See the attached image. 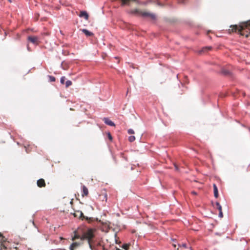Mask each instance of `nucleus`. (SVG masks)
Returning <instances> with one entry per match:
<instances>
[{"instance_id":"7c9ffc66","label":"nucleus","mask_w":250,"mask_h":250,"mask_svg":"<svg viewBox=\"0 0 250 250\" xmlns=\"http://www.w3.org/2000/svg\"><path fill=\"white\" fill-rule=\"evenodd\" d=\"M174 167H175V169H176V170H178V167L176 165H175H175H174Z\"/></svg>"},{"instance_id":"72a5a7b5","label":"nucleus","mask_w":250,"mask_h":250,"mask_svg":"<svg viewBox=\"0 0 250 250\" xmlns=\"http://www.w3.org/2000/svg\"><path fill=\"white\" fill-rule=\"evenodd\" d=\"M15 250H18V249L17 247H15Z\"/></svg>"},{"instance_id":"6ab92c4d","label":"nucleus","mask_w":250,"mask_h":250,"mask_svg":"<svg viewBox=\"0 0 250 250\" xmlns=\"http://www.w3.org/2000/svg\"><path fill=\"white\" fill-rule=\"evenodd\" d=\"M5 238L1 233H0V243L5 242Z\"/></svg>"},{"instance_id":"5701e85b","label":"nucleus","mask_w":250,"mask_h":250,"mask_svg":"<svg viewBox=\"0 0 250 250\" xmlns=\"http://www.w3.org/2000/svg\"><path fill=\"white\" fill-rule=\"evenodd\" d=\"M211 49V47H205L202 49V51L205 52L209 50H210Z\"/></svg>"},{"instance_id":"4468645a","label":"nucleus","mask_w":250,"mask_h":250,"mask_svg":"<svg viewBox=\"0 0 250 250\" xmlns=\"http://www.w3.org/2000/svg\"><path fill=\"white\" fill-rule=\"evenodd\" d=\"M80 245V244L79 243L74 242V243H73L70 245V248H72V249H73L76 250L79 247V246Z\"/></svg>"},{"instance_id":"f3484780","label":"nucleus","mask_w":250,"mask_h":250,"mask_svg":"<svg viewBox=\"0 0 250 250\" xmlns=\"http://www.w3.org/2000/svg\"><path fill=\"white\" fill-rule=\"evenodd\" d=\"M130 1H134L136 0H122V5L127 4Z\"/></svg>"},{"instance_id":"cd10ccee","label":"nucleus","mask_w":250,"mask_h":250,"mask_svg":"<svg viewBox=\"0 0 250 250\" xmlns=\"http://www.w3.org/2000/svg\"><path fill=\"white\" fill-rule=\"evenodd\" d=\"M223 215L222 211V210H220V211H219V216L220 217H221V218H222V217H223Z\"/></svg>"},{"instance_id":"f03ea898","label":"nucleus","mask_w":250,"mask_h":250,"mask_svg":"<svg viewBox=\"0 0 250 250\" xmlns=\"http://www.w3.org/2000/svg\"><path fill=\"white\" fill-rule=\"evenodd\" d=\"M95 229H88L85 231H83L81 236V240H87L89 246L93 245L92 244L93 239L95 237Z\"/></svg>"},{"instance_id":"7ed1b4c3","label":"nucleus","mask_w":250,"mask_h":250,"mask_svg":"<svg viewBox=\"0 0 250 250\" xmlns=\"http://www.w3.org/2000/svg\"><path fill=\"white\" fill-rule=\"evenodd\" d=\"M137 13L141 15L143 17H148L151 18L152 20H155L156 19V17L155 14L153 13H151L146 11H142L136 10Z\"/></svg>"},{"instance_id":"2f4dec72","label":"nucleus","mask_w":250,"mask_h":250,"mask_svg":"<svg viewBox=\"0 0 250 250\" xmlns=\"http://www.w3.org/2000/svg\"><path fill=\"white\" fill-rule=\"evenodd\" d=\"M172 246H173L174 248H175L176 247V245L175 243H173Z\"/></svg>"},{"instance_id":"aec40b11","label":"nucleus","mask_w":250,"mask_h":250,"mask_svg":"<svg viewBox=\"0 0 250 250\" xmlns=\"http://www.w3.org/2000/svg\"><path fill=\"white\" fill-rule=\"evenodd\" d=\"M135 137L134 136H131L129 137V138H128V140L130 142H133V141H135Z\"/></svg>"},{"instance_id":"393cba45","label":"nucleus","mask_w":250,"mask_h":250,"mask_svg":"<svg viewBox=\"0 0 250 250\" xmlns=\"http://www.w3.org/2000/svg\"><path fill=\"white\" fill-rule=\"evenodd\" d=\"M128 132V133L129 134H134V131L133 129H129L127 131Z\"/></svg>"},{"instance_id":"6e6552de","label":"nucleus","mask_w":250,"mask_h":250,"mask_svg":"<svg viewBox=\"0 0 250 250\" xmlns=\"http://www.w3.org/2000/svg\"><path fill=\"white\" fill-rule=\"evenodd\" d=\"M103 121H104L105 124L111 126H114L115 125V124L107 118H104L103 119Z\"/></svg>"},{"instance_id":"c9c22d12","label":"nucleus","mask_w":250,"mask_h":250,"mask_svg":"<svg viewBox=\"0 0 250 250\" xmlns=\"http://www.w3.org/2000/svg\"><path fill=\"white\" fill-rule=\"evenodd\" d=\"M61 239H63V238L62 237H60Z\"/></svg>"},{"instance_id":"39448f33","label":"nucleus","mask_w":250,"mask_h":250,"mask_svg":"<svg viewBox=\"0 0 250 250\" xmlns=\"http://www.w3.org/2000/svg\"><path fill=\"white\" fill-rule=\"evenodd\" d=\"M73 215L75 217H79L80 218H82V219H85L86 220L88 219L87 217H85L83 213L81 211L77 210L74 213Z\"/></svg>"},{"instance_id":"1a4fd4ad","label":"nucleus","mask_w":250,"mask_h":250,"mask_svg":"<svg viewBox=\"0 0 250 250\" xmlns=\"http://www.w3.org/2000/svg\"><path fill=\"white\" fill-rule=\"evenodd\" d=\"M100 199L102 201H105L106 202L107 200V195L106 193L105 190H104V191L102 192V195H99Z\"/></svg>"},{"instance_id":"f704fd0d","label":"nucleus","mask_w":250,"mask_h":250,"mask_svg":"<svg viewBox=\"0 0 250 250\" xmlns=\"http://www.w3.org/2000/svg\"><path fill=\"white\" fill-rule=\"evenodd\" d=\"M8 1H9L10 2H12L11 0H8Z\"/></svg>"},{"instance_id":"c85d7f7f","label":"nucleus","mask_w":250,"mask_h":250,"mask_svg":"<svg viewBox=\"0 0 250 250\" xmlns=\"http://www.w3.org/2000/svg\"><path fill=\"white\" fill-rule=\"evenodd\" d=\"M108 138H109V139L110 140H111H111H112V136H111V135L110 134V133H109L108 134Z\"/></svg>"},{"instance_id":"20e7f679","label":"nucleus","mask_w":250,"mask_h":250,"mask_svg":"<svg viewBox=\"0 0 250 250\" xmlns=\"http://www.w3.org/2000/svg\"><path fill=\"white\" fill-rule=\"evenodd\" d=\"M27 40L34 44L38 45L40 43L39 38L37 36H28Z\"/></svg>"},{"instance_id":"2eb2a0df","label":"nucleus","mask_w":250,"mask_h":250,"mask_svg":"<svg viewBox=\"0 0 250 250\" xmlns=\"http://www.w3.org/2000/svg\"><path fill=\"white\" fill-rule=\"evenodd\" d=\"M81 235H80L79 234H76V231H75V235L72 237V241H74V240H75L76 239H81Z\"/></svg>"},{"instance_id":"f257e3e1","label":"nucleus","mask_w":250,"mask_h":250,"mask_svg":"<svg viewBox=\"0 0 250 250\" xmlns=\"http://www.w3.org/2000/svg\"><path fill=\"white\" fill-rule=\"evenodd\" d=\"M230 27L231 29H229V33L238 31L241 35L248 37L250 34V20L241 23L239 26L234 25H231Z\"/></svg>"},{"instance_id":"a211bd4d","label":"nucleus","mask_w":250,"mask_h":250,"mask_svg":"<svg viewBox=\"0 0 250 250\" xmlns=\"http://www.w3.org/2000/svg\"><path fill=\"white\" fill-rule=\"evenodd\" d=\"M72 84V82L70 80H68L65 83V86H66V87H68L69 86L71 85Z\"/></svg>"},{"instance_id":"9b49d317","label":"nucleus","mask_w":250,"mask_h":250,"mask_svg":"<svg viewBox=\"0 0 250 250\" xmlns=\"http://www.w3.org/2000/svg\"><path fill=\"white\" fill-rule=\"evenodd\" d=\"M83 189V193H82V196H87L88 195V190L87 188L85 186H83L82 187Z\"/></svg>"},{"instance_id":"a878e982","label":"nucleus","mask_w":250,"mask_h":250,"mask_svg":"<svg viewBox=\"0 0 250 250\" xmlns=\"http://www.w3.org/2000/svg\"><path fill=\"white\" fill-rule=\"evenodd\" d=\"M179 247H182L184 248H187V244L186 243H183L182 245H178Z\"/></svg>"},{"instance_id":"412c9836","label":"nucleus","mask_w":250,"mask_h":250,"mask_svg":"<svg viewBox=\"0 0 250 250\" xmlns=\"http://www.w3.org/2000/svg\"><path fill=\"white\" fill-rule=\"evenodd\" d=\"M216 206L217 209L219 210V211L222 210L221 206L218 202H216Z\"/></svg>"},{"instance_id":"bb28decb","label":"nucleus","mask_w":250,"mask_h":250,"mask_svg":"<svg viewBox=\"0 0 250 250\" xmlns=\"http://www.w3.org/2000/svg\"><path fill=\"white\" fill-rule=\"evenodd\" d=\"M50 81L51 82H55V78L54 77L50 76Z\"/></svg>"},{"instance_id":"c756f323","label":"nucleus","mask_w":250,"mask_h":250,"mask_svg":"<svg viewBox=\"0 0 250 250\" xmlns=\"http://www.w3.org/2000/svg\"><path fill=\"white\" fill-rule=\"evenodd\" d=\"M191 194H192V195H196V194H197V193H196L195 191H192V192H191Z\"/></svg>"},{"instance_id":"9d476101","label":"nucleus","mask_w":250,"mask_h":250,"mask_svg":"<svg viewBox=\"0 0 250 250\" xmlns=\"http://www.w3.org/2000/svg\"><path fill=\"white\" fill-rule=\"evenodd\" d=\"M79 16L80 17H84L86 20H88L89 18V15L88 13L85 11H81L80 14H79Z\"/></svg>"},{"instance_id":"b1692460","label":"nucleus","mask_w":250,"mask_h":250,"mask_svg":"<svg viewBox=\"0 0 250 250\" xmlns=\"http://www.w3.org/2000/svg\"><path fill=\"white\" fill-rule=\"evenodd\" d=\"M65 80V77L63 76V77H61V83L62 84H64Z\"/></svg>"},{"instance_id":"dca6fc26","label":"nucleus","mask_w":250,"mask_h":250,"mask_svg":"<svg viewBox=\"0 0 250 250\" xmlns=\"http://www.w3.org/2000/svg\"><path fill=\"white\" fill-rule=\"evenodd\" d=\"M130 245L129 244H125L123 245L122 248L125 250H128Z\"/></svg>"},{"instance_id":"0eeeda50","label":"nucleus","mask_w":250,"mask_h":250,"mask_svg":"<svg viewBox=\"0 0 250 250\" xmlns=\"http://www.w3.org/2000/svg\"><path fill=\"white\" fill-rule=\"evenodd\" d=\"M37 184L39 188L45 187L46 186L45 181L43 179H40L37 181Z\"/></svg>"},{"instance_id":"473e14b6","label":"nucleus","mask_w":250,"mask_h":250,"mask_svg":"<svg viewBox=\"0 0 250 250\" xmlns=\"http://www.w3.org/2000/svg\"><path fill=\"white\" fill-rule=\"evenodd\" d=\"M69 249H70V250H76L75 249H72V248H69Z\"/></svg>"},{"instance_id":"58836bf2","label":"nucleus","mask_w":250,"mask_h":250,"mask_svg":"<svg viewBox=\"0 0 250 250\" xmlns=\"http://www.w3.org/2000/svg\"><path fill=\"white\" fill-rule=\"evenodd\" d=\"M177 250H179V249H178V248L177 249Z\"/></svg>"},{"instance_id":"4c0bfd02","label":"nucleus","mask_w":250,"mask_h":250,"mask_svg":"<svg viewBox=\"0 0 250 250\" xmlns=\"http://www.w3.org/2000/svg\"><path fill=\"white\" fill-rule=\"evenodd\" d=\"M191 250V248H190V250Z\"/></svg>"},{"instance_id":"f8f14e48","label":"nucleus","mask_w":250,"mask_h":250,"mask_svg":"<svg viewBox=\"0 0 250 250\" xmlns=\"http://www.w3.org/2000/svg\"><path fill=\"white\" fill-rule=\"evenodd\" d=\"M81 31L87 37L92 36L93 35V33L89 31L86 29H83Z\"/></svg>"},{"instance_id":"4be33fe9","label":"nucleus","mask_w":250,"mask_h":250,"mask_svg":"<svg viewBox=\"0 0 250 250\" xmlns=\"http://www.w3.org/2000/svg\"><path fill=\"white\" fill-rule=\"evenodd\" d=\"M7 250V247L5 246V244H2L0 246V250Z\"/></svg>"},{"instance_id":"423d86ee","label":"nucleus","mask_w":250,"mask_h":250,"mask_svg":"<svg viewBox=\"0 0 250 250\" xmlns=\"http://www.w3.org/2000/svg\"><path fill=\"white\" fill-rule=\"evenodd\" d=\"M91 250H99L100 249H102L103 250H105V248L104 246L102 245L101 243H99L96 246L92 245L89 246Z\"/></svg>"},{"instance_id":"ddd939ff","label":"nucleus","mask_w":250,"mask_h":250,"mask_svg":"<svg viewBox=\"0 0 250 250\" xmlns=\"http://www.w3.org/2000/svg\"><path fill=\"white\" fill-rule=\"evenodd\" d=\"M213 191H214V195L215 198H217L218 197V192L217 187L216 184H214L213 185Z\"/></svg>"},{"instance_id":"e433bc0d","label":"nucleus","mask_w":250,"mask_h":250,"mask_svg":"<svg viewBox=\"0 0 250 250\" xmlns=\"http://www.w3.org/2000/svg\"><path fill=\"white\" fill-rule=\"evenodd\" d=\"M116 250H120V249L117 248Z\"/></svg>"}]
</instances>
